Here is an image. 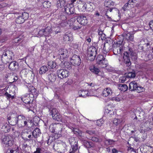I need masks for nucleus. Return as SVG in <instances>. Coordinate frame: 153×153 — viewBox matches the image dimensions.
Masks as SVG:
<instances>
[{
	"label": "nucleus",
	"instance_id": "f257e3e1",
	"mask_svg": "<svg viewBox=\"0 0 153 153\" xmlns=\"http://www.w3.org/2000/svg\"><path fill=\"white\" fill-rule=\"evenodd\" d=\"M18 121V126L19 128H22L28 126V123L29 120L26 118L25 117L23 114H17Z\"/></svg>",
	"mask_w": 153,
	"mask_h": 153
},
{
	"label": "nucleus",
	"instance_id": "f03ea898",
	"mask_svg": "<svg viewBox=\"0 0 153 153\" xmlns=\"http://www.w3.org/2000/svg\"><path fill=\"white\" fill-rule=\"evenodd\" d=\"M59 54L55 53L53 55V58L54 59L59 58L60 60L65 59L68 57V53L67 50L65 49H60L58 51Z\"/></svg>",
	"mask_w": 153,
	"mask_h": 153
},
{
	"label": "nucleus",
	"instance_id": "7ed1b4c3",
	"mask_svg": "<svg viewBox=\"0 0 153 153\" xmlns=\"http://www.w3.org/2000/svg\"><path fill=\"white\" fill-rule=\"evenodd\" d=\"M14 56V53L12 51L7 50L3 52L1 55V61L4 63L9 62V61L12 59V57Z\"/></svg>",
	"mask_w": 153,
	"mask_h": 153
},
{
	"label": "nucleus",
	"instance_id": "20e7f679",
	"mask_svg": "<svg viewBox=\"0 0 153 153\" xmlns=\"http://www.w3.org/2000/svg\"><path fill=\"white\" fill-rule=\"evenodd\" d=\"M122 43L123 40H120L117 42L116 46H114L113 47V51L114 54L116 55L120 54V58L123 56L124 53L121 52V51L123 49Z\"/></svg>",
	"mask_w": 153,
	"mask_h": 153
},
{
	"label": "nucleus",
	"instance_id": "39448f33",
	"mask_svg": "<svg viewBox=\"0 0 153 153\" xmlns=\"http://www.w3.org/2000/svg\"><path fill=\"white\" fill-rule=\"evenodd\" d=\"M128 54V52H125L123 53V56L119 58L120 63L122 65L124 64V61H125L127 66L128 67L130 66L131 63L130 61Z\"/></svg>",
	"mask_w": 153,
	"mask_h": 153
},
{
	"label": "nucleus",
	"instance_id": "423d86ee",
	"mask_svg": "<svg viewBox=\"0 0 153 153\" xmlns=\"http://www.w3.org/2000/svg\"><path fill=\"white\" fill-rule=\"evenodd\" d=\"M143 88L138 86L135 81L131 82L129 86V90L131 91H137V92L140 93L143 91Z\"/></svg>",
	"mask_w": 153,
	"mask_h": 153
},
{
	"label": "nucleus",
	"instance_id": "0eeeda50",
	"mask_svg": "<svg viewBox=\"0 0 153 153\" xmlns=\"http://www.w3.org/2000/svg\"><path fill=\"white\" fill-rule=\"evenodd\" d=\"M53 119L59 121L61 119V116L56 108H51L49 110Z\"/></svg>",
	"mask_w": 153,
	"mask_h": 153
},
{
	"label": "nucleus",
	"instance_id": "6e6552de",
	"mask_svg": "<svg viewBox=\"0 0 153 153\" xmlns=\"http://www.w3.org/2000/svg\"><path fill=\"white\" fill-rule=\"evenodd\" d=\"M63 127V125L61 123H57L51 125V128H54L53 132H55V134L60 135L62 134Z\"/></svg>",
	"mask_w": 153,
	"mask_h": 153
},
{
	"label": "nucleus",
	"instance_id": "1a4fd4ad",
	"mask_svg": "<svg viewBox=\"0 0 153 153\" xmlns=\"http://www.w3.org/2000/svg\"><path fill=\"white\" fill-rule=\"evenodd\" d=\"M70 59V62L74 66H79L81 63L80 57L79 56L74 55Z\"/></svg>",
	"mask_w": 153,
	"mask_h": 153
},
{
	"label": "nucleus",
	"instance_id": "9d476101",
	"mask_svg": "<svg viewBox=\"0 0 153 153\" xmlns=\"http://www.w3.org/2000/svg\"><path fill=\"white\" fill-rule=\"evenodd\" d=\"M121 36L122 37L123 39L121 40H127L128 42H133L134 40V34L131 33L129 32L128 33H123Z\"/></svg>",
	"mask_w": 153,
	"mask_h": 153
},
{
	"label": "nucleus",
	"instance_id": "9b49d317",
	"mask_svg": "<svg viewBox=\"0 0 153 153\" xmlns=\"http://www.w3.org/2000/svg\"><path fill=\"white\" fill-rule=\"evenodd\" d=\"M64 10L66 13L68 15H71L74 13V8L73 4H67L64 7Z\"/></svg>",
	"mask_w": 153,
	"mask_h": 153
},
{
	"label": "nucleus",
	"instance_id": "f8f14e48",
	"mask_svg": "<svg viewBox=\"0 0 153 153\" xmlns=\"http://www.w3.org/2000/svg\"><path fill=\"white\" fill-rule=\"evenodd\" d=\"M77 21L81 25H85L88 23L87 18L84 15H82L78 16Z\"/></svg>",
	"mask_w": 153,
	"mask_h": 153
},
{
	"label": "nucleus",
	"instance_id": "ddd939ff",
	"mask_svg": "<svg viewBox=\"0 0 153 153\" xmlns=\"http://www.w3.org/2000/svg\"><path fill=\"white\" fill-rule=\"evenodd\" d=\"M69 72L66 70H59L57 71L58 77L61 79L65 78L68 75Z\"/></svg>",
	"mask_w": 153,
	"mask_h": 153
},
{
	"label": "nucleus",
	"instance_id": "4468645a",
	"mask_svg": "<svg viewBox=\"0 0 153 153\" xmlns=\"http://www.w3.org/2000/svg\"><path fill=\"white\" fill-rule=\"evenodd\" d=\"M69 141L70 144H71V149L70 150L69 153H74L78 149L77 141H75L73 144L72 142H70V140Z\"/></svg>",
	"mask_w": 153,
	"mask_h": 153
},
{
	"label": "nucleus",
	"instance_id": "2eb2a0df",
	"mask_svg": "<svg viewBox=\"0 0 153 153\" xmlns=\"http://www.w3.org/2000/svg\"><path fill=\"white\" fill-rule=\"evenodd\" d=\"M27 88H28V90L32 93V95L33 97V95H37L38 91H37L36 89L33 86L31 85L30 83H29L28 85H26Z\"/></svg>",
	"mask_w": 153,
	"mask_h": 153
},
{
	"label": "nucleus",
	"instance_id": "dca6fc26",
	"mask_svg": "<svg viewBox=\"0 0 153 153\" xmlns=\"http://www.w3.org/2000/svg\"><path fill=\"white\" fill-rule=\"evenodd\" d=\"M87 52L88 57L94 56V57H95L97 53L96 49L95 47L91 46L88 49Z\"/></svg>",
	"mask_w": 153,
	"mask_h": 153
},
{
	"label": "nucleus",
	"instance_id": "f3484780",
	"mask_svg": "<svg viewBox=\"0 0 153 153\" xmlns=\"http://www.w3.org/2000/svg\"><path fill=\"white\" fill-rule=\"evenodd\" d=\"M128 56L130 55L131 56V59L134 61H135L137 59V54L132 49L129 48L128 51Z\"/></svg>",
	"mask_w": 153,
	"mask_h": 153
},
{
	"label": "nucleus",
	"instance_id": "a211bd4d",
	"mask_svg": "<svg viewBox=\"0 0 153 153\" xmlns=\"http://www.w3.org/2000/svg\"><path fill=\"white\" fill-rule=\"evenodd\" d=\"M61 19L62 21L59 23V27H64L66 26L68 24L67 21L66 20L67 18L66 17L63 15H61Z\"/></svg>",
	"mask_w": 153,
	"mask_h": 153
},
{
	"label": "nucleus",
	"instance_id": "6ab92c4d",
	"mask_svg": "<svg viewBox=\"0 0 153 153\" xmlns=\"http://www.w3.org/2000/svg\"><path fill=\"white\" fill-rule=\"evenodd\" d=\"M21 99L25 104H30L31 103V99L29 97V95L28 94L22 96L21 97Z\"/></svg>",
	"mask_w": 153,
	"mask_h": 153
},
{
	"label": "nucleus",
	"instance_id": "aec40b11",
	"mask_svg": "<svg viewBox=\"0 0 153 153\" xmlns=\"http://www.w3.org/2000/svg\"><path fill=\"white\" fill-rule=\"evenodd\" d=\"M33 137L36 138H37L38 137H39L40 135L41 134L40 130L39 128H36L32 132Z\"/></svg>",
	"mask_w": 153,
	"mask_h": 153
},
{
	"label": "nucleus",
	"instance_id": "412c9836",
	"mask_svg": "<svg viewBox=\"0 0 153 153\" xmlns=\"http://www.w3.org/2000/svg\"><path fill=\"white\" fill-rule=\"evenodd\" d=\"M78 93L79 97H82L83 98L90 95L89 94H88V91L86 90H79L78 91Z\"/></svg>",
	"mask_w": 153,
	"mask_h": 153
},
{
	"label": "nucleus",
	"instance_id": "4be33fe9",
	"mask_svg": "<svg viewBox=\"0 0 153 153\" xmlns=\"http://www.w3.org/2000/svg\"><path fill=\"white\" fill-rule=\"evenodd\" d=\"M17 117V114L13 115V116H12L11 119V120L10 121H9V122L10 123V125L13 126H14L16 125H17L18 126V121Z\"/></svg>",
	"mask_w": 153,
	"mask_h": 153
},
{
	"label": "nucleus",
	"instance_id": "5701e85b",
	"mask_svg": "<svg viewBox=\"0 0 153 153\" xmlns=\"http://www.w3.org/2000/svg\"><path fill=\"white\" fill-rule=\"evenodd\" d=\"M115 110V109L114 107H110L105 109V113L109 114L111 115H114L116 113V112L114 111Z\"/></svg>",
	"mask_w": 153,
	"mask_h": 153
},
{
	"label": "nucleus",
	"instance_id": "b1692460",
	"mask_svg": "<svg viewBox=\"0 0 153 153\" xmlns=\"http://www.w3.org/2000/svg\"><path fill=\"white\" fill-rule=\"evenodd\" d=\"M112 93V91L111 89L109 88H106L103 91L102 95L103 97H106L111 95Z\"/></svg>",
	"mask_w": 153,
	"mask_h": 153
},
{
	"label": "nucleus",
	"instance_id": "393cba45",
	"mask_svg": "<svg viewBox=\"0 0 153 153\" xmlns=\"http://www.w3.org/2000/svg\"><path fill=\"white\" fill-rule=\"evenodd\" d=\"M44 36H49L52 32V30L51 27L48 26L44 29Z\"/></svg>",
	"mask_w": 153,
	"mask_h": 153
},
{
	"label": "nucleus",
	"instance_id": "a878e982",
	"mask_svg": "<svg viewBox=\"0 0 153 153\" xmlns=\"http://www.w3.org/2000/svg\"><path fill=\"white\" fill-rule=\"evenodd\" d=\"M73 131L75 134H76L77 135H78L81 137H84L83 135L84 133L82 132L81 131L78 129L74 128L73 130Z\"/></svg>",
	"mask_w": 153,
	"mask_h": 153
},
{
	"label": "nucleus",
	"instance_id": "bb28decb",
	"mask_svg": "<svg viewBox=\"0 0 153 153\" xmlns=\"http://www.w3.org/2000/svg\"><path fill=\"white\" fill-rule=\"evenodd\" d=\"M118 88L121 91L124 92L128 90V87L126 84H120L118 85Z\"/></svg>",
	"mask_w": 153,
	"mask_h": 153
},
{
	"label": "nucleus",
	"instance_id": "cd10ccee",
	"mask_svg": "<svg viewBox=\"0 0 153 153\" xmlns=\"http://www.w3.org/2000/svg\"><path fill=\"white\" fill-rule=\"evenodd\" d=\"M10 126L7 123H5L4 125L1 127L2 131L5 132H8L10 130Z\"/></svg>",
	"mask_w": 153,
	"mask_h": 153
},
{
	"label": "nucleus",
	"instance_id": "c85d7f7f",
	"mask_svg": "<svg viewBox=\"0 0 153 153\" xmlns=\"http://www.w3.org/2000/svg\"><path fill=\"white\" fill-rule=\"evenodd\" d=\"M114 2L111 0L105 1L104 2V6L107 7H109L114 5Z\"/></svg>",
	"mask_w": 153,
	"mask_h": 153
},
{
	"label": "nucleus",
	"instance_id": "c756f323",
	"mask_svg": "<svg viewBox=\"0 0 153 153\" xmlns=\"http://www.w3.org/2000/svg\"><path fill=\"white\" fill-rule=\"evenodd\" d=\"M48 78L50 81L54 82L56 79V75L53 73H51L48 75Z\"/></svg>",
	"mask_w": 153,
	"mask_h": 153
},
{
	"label": "nucleus",
	"instance_id": "7c9ffc66",
	"mask_svg": "<svg viewBox=\"0 0 153 153\" xmlns=\"http://www.w3.org/2000/svg\"><path fill=\"white\" fill-rule=\"evenodd\" d=\"M23 39V38L22 36H19L14 39L13 40V42L14 43H20L22 41Z\"/></svg>",
	"mask_w": 153,
	"mask_h": 153
},
{
	"label": "nucleus",
	"instance_id": "2f4dec72",
	"mask_svg": "<svg viewBox=\"0 0 153 153\" xmlns=\"http://www.w3.org/2000/svg\"><path fill=\"white\" fill-rule=\"evenodd\" d=\"M71 38V34H66L64 35L63 39L64 41L68 42L70 41Z\"/></svg>",
	"mask_w": 153,
	"mask_h": 153
},
{
	"label": "nucleus",
	"instance_id": "473e14b6",
	"mask_svg": "<svg viewBox=\"0 0 153 153\" xmlns=\"http://www.w3.org/2000/svg\"><path fill=\"white\" fill-rule=\"evenodd\" d=\"M12 137L10 135H7L5 136L2 139V142L6 144L10 140V139H12Z\"/></svg>",
	"mask_w": 153,
	"mask_h": 153
},
{
	"label": "nucleus",
	"instance_id": "72a5a7b5",
	"mask_svg": "<svg viewBox=\"0 0 153 153\" xmlns=\"http://www.w3.org/2000/svg\"><path fill=\"white\" fill-rule=\"evenodd\" d=\"M105 58L101 62H99L98 64L100 65L102 67H107L108 66V64L107 60H105Z\"/></svg>",
	"mask_w": 153,
	"mask_h": 153
},
{
	"label": "nucleus",
	"instance_id": "f704fd0d",
	"mask_svg": "<svg viewBox=\"0 0 153 153\" xmlns=\"http://www.w3.org/2000/svg\"><path fill=\"white\" fill-rule=\"evenodd\" d=\"M65 4V1L64 0H59L57 1L56 5L58 7L60 8L63 7Z\"/></svg>",
	"mask_w": 153,
	"mask_h": 153
},
{
	"label": "nucleus",
	"instance_id": "c9c22d12",
	"mask_svg": "<svg viewBox=\"0 0 153 153\" xmlns=\"http://www.w3.org/2000/svg\"><path fill=\"white\" fill-rule=\"evenodd\" d=\"M90 70L96 74H98L100 71V70L97 68H90Z\"/></svg>",
	"mask_w": 153,
	"mask_h": 153
},
{
	"label": "nucleus",
	"instance_id": "e433bc0d",
	"mask_svg": "<svg viewBox=\"0 0 153 153\" xmlns=\"http://www.w3.org/2000/svg\"><path fill=\"white\" fill-rule=\"evenodd\" d=\"M136 76V73L135 71H133L128 73L126 76L127 77L129 78H134Z\"/></svg>",
	"mask_w": 153,
	"mask_h": 153
},
{
	"label": "nucleus",
	"instance_id": "4c0bfd02",
	"mask_svg": "<svg viewBox=\"0 0 153 153\" xmlns=\"http://www.w3.org/2000/svg\"><path fill=\"white\" fill-rule=\"evenodd\" d=\"M25 21L21 16H19L16 19V23L19 24L22 23Z\"/></svg>",
	"mask_w": 153,
	"mask_h": 153
},
{
	"label": "nucleus",
	"instance_id": "58836bf2",
	"mask_svg": "<svg viewBox=\"0 0 153 153\" xmlns=\"http://www.w3.org/2000/svg\"><path fill=\"white\" fill-rule=\"evenodd\" d=\"M43 5L45 8H49L51 6V3L48 1H45L42 4Z\"/></svg>",
	"mask_w": 153,
	"mask_h": 153
},
{
	"label": "nucleus",
	"instance_id": "ea45409f",
	"mask_svg": "<svg viewBox=\"0 0 153 153\" xmlns=\"http://www.w3.org/2000/svg\"><path fill=\"white\" fill-rule=\"evenodd\" d=\"M48 70V68H40L39 73L41 74H42L45 73Z\"/></svg>",
	"mask_w": 153,
	"mask_h": 153
},
{
	"label": "nucleus",
	"instance_id": "a19ab883",
	"mask_svg": "<svg viewBox=\"0 0 153 153\" xmlns=\"http://www.w3.org/2000/svg\"><path fill=\"white\" fill-rule=\"evenodd\" d=\"M103 56L102 55H98L97 58V62L98 64L99 62L102 61L104 59Z\"/></svg>",
	"mask_w": 153,
	"mask_h": 153
},
{
	"label": "nucleus",
	"instance_id": "79ce46f5",
	"mask_svg": "<svg viewBox=\"0 0 153 153\" xmlns=\"http://www.w3.org/2000/svg\"><path fill=\"white\" fill-rule=\"evenodd\" d=\"M18 149V147L15 146V147L12 148V149H8L7 150V153H13L14 151H16Z\"/></svg>",
	"mask_w": 153,
	"mask_h": 153
},
{
	"label": "nucleus",
	"instance_id": "37998d69",
	"mask_svg": "<svg viewBox=\"0 0 153 153\" xmlns=\"http://www.w3.org/2000/svg\"><path fill=\"white\" fill-rule=\"evenodd\" d=\"M48 65L50 67H56L57 66L55 62L52 61H51L48 62Z\"/></svg>",
	"mask_w": 153,
	"mask_h": 153
},
{
	"label": "nucleus",
	"instance_id": "c03bdc74",
	"mask_svg": "<svg viewBox=\"0 0 153 153\" xmlns=\"http://www.w3.org/2000/svg\"><path fill=\"white\" fill-rule=\"evenodd\" d=\"M22 17L25 21L28 18L29 14L27 13L24 12L22 14Z\"/></svg>",
	"mask_w": 153,
	"mask_h": 153
},
{
	"label": "nucleus",
	"instance_id": "a18cd8bd",
	"mask_svg": "<svg viewBox=\"0 0 153 153\" xmlns=\"http://www.w3.org/2000/svg\"><path fill=\"white\" fill-rule=\"evenodd\" d=\"M5 95L7 97V99H11V100L13 99L14 98V96L13 95L12 96L10 94H9L7 92H6L5 94Z\"/></svg>",
	"mask_w": 153,
	"mask_h": 153
},
{
	"label": "nucleus",
	"instance_id": "49530a36",
	"mask_svg": "<svg viewBox=\"0 0 153 153\" xmlns=\"http://www.w3.org/2000/svg\"><path fill=\"white\" fill-rule=\"evenodd\" d=\"M39 118L37 117H35L33 119V122L34 125H37L39 121Z\"/></svg>",
	"mask_w": 153,
	"mask_h": 153
},
{
	"label": "nucleus",
	"instance_id": "de8ad7c7",
	"mask_svg": "<svg viewBox=\"0 0 153 153\" xmlns=\"http://www.w3.org/2000/svg\"><path fill=\"white\" fill-rule=\"evenodd\" d=\"M121 121L119 119H114L113 120V123L116 126L118 125L121 123Z\"/></svg>",
	"mask_w": 153,
	"mask_h": 153
},
{
	"label": "nucleus",
	"instance_id": "09e8293b",
	"mask_svg": "<svg viewBox=\"0 0 153 153\" xmlns=\"http://www.w3.org/2000/svg\"><path fill=\"white\" fill-rule=\"evenodd\" d=\"M115 141L112 140L108 139L106 140L105 142L106 144L107 145H112L114 144Z\"/></svg>",
	"mask_w": 153,
	"mask_h": 153
},
{
	"label": "nucleus",
	"instance_id": "8fccbe9b",
	"mask_svg": "<svg viewBox=\"0 0 153 153\" xmlns=\"http://www.w3.org/2000/svg\"><path fill=\"white\" fill-rule=\"evenodd\" d=\"M104 121L102 119H100L97 121V125L98 126H100L103 123Z\"/></svg>",
	"mask_w": 153,
	"mask_h": 153
},
{
	"label": "nucleus",
	"instance_id": "3c124183",
	"mask_svg": "<svg viewBox=\"0 0 153 153\" xmlns=\"http://www.w3.org/2000/svg\"><path fill=\"white\" fill-rule=\"evenodd\" d=\"M18 65V63L17 62H16L15 61H13L11 62H10V64L9 65V67H15L16 66H17Z\"/></svg>",
	"mask_w": 153,
	"mask_h": 153
},
{
	"label": "nucleus",
	"instance_id": "603ef678",
	"mask_svg": "<svg viewBox=\"0 0 153 153\" xmlns=\"http://www.w3.org/2000/svg\"><path fill=\"white\" fill-rule=\"evenodd\" d=\"M130 5V4H129L127 2L126 3L124 6L123 7V9L124 11H126L127 10H128L129 5Z\"/></svg>",
	"mask_w": 153,
	"mask_h": 153
},
{
	"label": "nucleus",
	"instance_id": "864d4df0",
	"mask_svg": "<svg viewBox=\"0 0 153 153\" xmlns=\"http://www.w3.org/2000/svg\"><path fill=\"white\" fill-rule=\"evenodd\" d=\"M82 27L79 26H76L74 25L72 26V28L74 30H79L81 29Z\"/></svg>",
	"mask_w": 153,
	"mask_h": 153
},
{
	"label": "nucleus",
	"instance_id": "5fc2aeb1",
	"mask_svg": "<svg viewBox=\"0 0 153 153\" xmlns=\"http://www.w3.org/2000/svg\"><path fill=\"white\" fill-rule=\"evenodd\" d=\"M10 140L8 143H7L6 145H7L8 146H12L14 143V141L13 140V138H12V139H10Z\"/></svg>",
	"mask_w": 153,
	"mask_h": 153
},
{
	"label": "nucleus",
	"instance_id": "6e6d98bb",
	"mask_svg": "<svg viewBox=\"0 0 153 153\" xmlns=\"http://www.w3.org/2000/svg\"><path fill=\"white\" fill-rule=\"evenodd\" d=\"M71 62H65L64 63V65L65 67H71L72 64Z\"/></svg>",
	"mask_w": 153,
	"mask_h": 153
},
{
	"label": "nucleus",
	"instance_id": "4d7b16f0",
	"mask_svg": "<svg viewBox=\"0 0 153 153\" xmlns=\"http://www.w3.org/2000/svg\"><path fill=\"white\" fill-rule=\"evenodd\" d=\"M38 35L39 36H42L43 35L44 36V29H41L39 31Z\"/></svg>",
	"mask_w": 153,
	"mask_h": 153
},
{
	"label": "nucleus",
	"instance_id": "13d9d810",
	"mask_svg": "<svg viewBox=\"0 0 153 153\" xmlns=\"http://www.w3.org/2000/svg\"><path fill=\"white\" fill-rule=\"evenodd\" d=\"M114 68H110L107 69L108 71L109 72H111L114 73L117 72V71L114 69Z\"/></svg>",
	"mask_w": 153,
	"mask_h": 153
},
{
	"label": "nucleus",
	"instance_id": "bf43d9fd",
	"mask_svg": "<svg viewBox=\"0 0 153 153\" xmlns=\"http://www.w3.org/2000/svg\"><path fill=\"white\" fill-rule=\"evenodd\" d=\"M91 138V139L93 141L95 142H99V140L97 137H92Z\"/></svg>",
	"mask_w": 153,
	"mask_h": 153
},
{
	"label": "nucleus",
	"instance_id": "052dcab7",
	"mask_svg": "<svg viewBox=\"0 0 153 153\" xmlns=\"http://www.w3.org/2000/svg\"><path fill=\"white\" fill-rule=\"evenodd\" d=\"M126 80V77H120L119 79V81L122 83H124Z\"/></svg>",
	"mask_w": 153,
	"mask_h": 153
},
{
	"label": "nucleus",
	"instance_id": "680f3d73",
	"mask_svg": "<svg viewBox=\"0 0 153 153\" xmlns=\"http://www.w3.org/2000/svg\"><path fill=\"white\" fill-rule=\"evenodd\" d=\"M86 132L87 133H88L91 135H92L94 134L95 133L94 131L92 130H87L86 131Z\"/></svg>",
	"mask_w": 153,
	"mask_h": 153
},
{
	"label": "nucleus",
	"instance_id": "e2e57ef3",
	"mask_svg": "<svg viewBox=\"0 0 153 153\" xmlns=\"http://www.w3.org/2000/svg\"><path fill=\"white\" fill-rule=\"evenodd\" d=\"M112 100H113L119 102L120 100V99L118 97H114L112 98Z\"/></svg>",
	"mask_w": 153,
	"mask_h": 153
},
{
	"label": "nucleus",
	"instance_id": "0e129e2a",
	"mask_svg": "<svg viewBox=\"0 0 153 153\" xmlns=\"http://www.w3.org/2000/svg\"><path fill=\"white\" fill-rule=\"evenodd\" d=\"M150 28L153 30V20L151 21L150 22L149 24Z\"/></svg>",
	"mask_w": 153,
	"mask_h": 153
},
{
	"label": "nucleus",
	"instance_id": "69168bd1",
	"mask_svg": "<svg viewBox=\"0 0 153 153\" xmlns=\"http://www.w3.org/2000/svg\"><path fill=\"white\" fill-rule=\"evenodd\" d=\"M113 10H114L115 11H117L118 12V13L119 12V10L117 8H111L109 9H108V10H109L110 12H111Z\"/></svg>",
	"mask_w": 153,
	"mask_h": 153
},
{
	"label": "nucleus",
	"instance_id": "338daca9",
	"mask_svg": "<svg viewBox=\"0 0 153 153\" xmlns=\"http://www.w3.org/2000/svg\"><path fill=\"white\" fill-rule=\"evenodd\" d=\"M105 34L103 33L102 35L100 36L101 38V39L102 40H104L105 39L106 37H105Z\"/></svg>",
	"mask_w": 153,
	"mask_h": 153
},
{
	"label": "nucleus",
	"instance_id": "774afa93",
	"mask_svg": "<svg viewBox=\"0 0 153 153\" xmlns=\"http://www.w3.org/2000/svg\"><path fill=\"white\" fill-rule=\"evenodd\" d=\"M148 149L149 150V151L150 152H153V146H148Z\"/></svg>",
	"mask_w": 153,
	"mask_h": 153
}]
</instances>
